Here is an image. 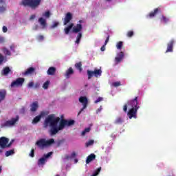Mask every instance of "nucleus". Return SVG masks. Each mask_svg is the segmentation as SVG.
Listing matches in <instances>:
<instances>
[{
    "instance_id": "f257e3e1",
    "label": "nucleus",
    "mask_w": 176,
    "mask_h": 176,
    "mask_svg": "<svg viewBox=\"0 0 176 176\" xmlns=\"http://www.w3.org/2000/svg\"><path fill=\"white\" fill-rule=\"evenodd\" d=\"M75 124V120H65L60 119V117H56L54 114L49 115L43 122V128L47 129L50 127V135H56L58 131L64 130L65 126H74Z\"/></svg>"
},
{
    "instance_id": "f03ea898",
    "label": "nucleus",
    "mask_w": 176,
    "mask_h": 176,
    "mask_svg": "<svg viewBox=\"0 0 176 176\" xmlns=\"http://www.w3.org/2000/svg\"><path fill=\"white\" fill-rule=\"evenodd\" d=\"M42 0H22L20 5L23 6H28L31 9H36L41 5Z\"/></svg>"
},
{
    "instance_id": "7ed1b4c3",
    "label": "nucleus",
    "mask_w": 176,
    "mask_h": 176,
    "mask_svg": "<svg viewBox=\"0 0 176 176\" xmlns=\"http://www.w3.org/2000/svg\"><path fill=\"white\" fill-rule=\"evenodd\" d=\"M52 144H54V139L46 140V139L41 138L36 142L35 145L40 149H44L46 146L52 145Z\"/></svg>"
},
{
    "instance_id": "20e7f679",
    "label": "nucleus",
    "mask_w": 176,
    "mask_h": 176,
    "mask_svg": "<svg viewBox=\"0 0 176 176\" xmlns=\"http://www.w3.org/2000/svg\"><path fill=\"white\" fill-rule=\"evenodd\" d=\"M20 119V117L19 116H16V118H12L10 120L6 121L4 123L1 124V127H12V126H14L17 122H19V120Z\"/></svg>"
},
{
    "instance_id": "39448f33",
    "label": "nucleus",
    "mask_w": 176,
    "mask_h": 176,
    "mask_svg": "<svg viewBox=\"0 0 176 176\" xmlns=\"http://www.w3.org/2000/svg\"><path fill=\"white\" fill-rule=\"evenodd\" d=\"M87 74L88 76V79H91L93 76H95V78H98V76H101V75L102 74V71L101 70V69H95L94 71L87 70Z\"/></svg>"
},
{
    "instance_id": "423d86ee",
    "label": "nucleus",
    "mask_w": 176,
    "mask_h": 176,
    "mask_svg": "<svg viewBox=\"0 0 176 176\" xmlns=\"http://www.w3.org/2000/svg\"><path fill=\"white\" fill-rule=\"evenodd\" d=\"M79 102H80L82 104V108L80 109V111L78 113V116L87 108V104L89 103V100H87V98L86 96H81L78 99Z\"/></svg>"
},
{
    "instance_id": "0eeeda50",
    "label": "nucleus",
    "mask_w": 176,
    "mask_h": 176,
    "mask_svg": "<svg viewBox=\"0 0 176 176\" xmlns=\"http://www.w3.org/2000/svg\"><path fill=\"white\" fill-rule=\"evenodd\" d=\"M25 80V79H24V78H18L16 80L12 82L11 87H19L20 86H23V83H24Z\"/></svg>"
},
{
    "instance_id": "6e6552de",
    "label": "nucleus",
    "mask_w": 176,
    "mask_h": 176,
    "mask_svg": "<svg viewBox=\"0 0 176 176\" xmlns=\"http://www.w3.org/2000/svg\"><path fill=\"white\" fill-rule=\"evenodd\" d=\"M8 144H9V138L4 136L0 138V148H1V149L8 148Z\"/></svg>"
},
{
    "instance_id": "1a4fd4ad",
    "label": "nucleus",
    "mask_w": 176,
    "mask_h": 176,
    "mask_svg": "<svg viewBox=\"0 0 176 176\" xmlns=\"http://www.w3.org/2000/svg\"><path fill=\"white\" fill-rule=\"evenodd\" d=\"M138 107H137L136 109L131 108L129 109L127 113L129 119H133V118H134V119H137V111H138Z\"/></svg>"
},
{
    "instance_id": "9d476101",
    "label": "nucleus",
    "mask_w": 176,
    "mask_h": 176,
    "mask_svg": "<svg viewBox=\"0 0 176 176\" xmlns=\"http://www.w3.org/2000/svg\"><path fill=\"white\" fill-rule=\"evenodd\" d=\"M127 105H131V107L134 109H140V107L138 106V97L136 96L134 99L129 100L127 102Z\"/></svg>"
},
{
    "instance_id": "9b49d317",
    "label": "nucleus",
    "mask_w": 176,
    "mask_h": 176,
    "mask_svg": "<svg viewBox=\"0 0 176 176\" xmlns=\"http://www.w3.org/2000/svg\"><path fill=\"white\" fill-rule=\"evenodd\" d=\"M71 20H72V14L71 12H67L64 18L63 24L64 25H67L69 23H70Z\"/></svg>"
},
{
    "instance_id": "f8f14e48",
    "label": "nucleus",
    "mask_w": 176,
    "mask_h": 176,
    "mask_svg": "<svg viewBox=\"0 0 176 176\" xmlns=\"http://www.w3.org/2000/svg\"><path fill=\"white\" fill-rule=\"evenodd\" d=\"M175 43V41H174V39L170 40L168 43L166 53H171L173 52V47H174Z\"/></svg>"
},
{
    "instance_id": "ddd939ff",
    "label": "nucleus",
    "mask_w": 176,
    "mask_h": 176,
    "mask_svg": "<svg viewBox=\"0 0 176 176\" xmlns=\"http://www.w3.org/2000/svg\"><path fill=\"white\" fill-rule=\"evenodd\" d=\"M72 28V32H74V34H78L82 30H83V26L82 25V24L78 23L76 26H73Z\"/></svg>"
},
{
    "instance_id": "4468645a",
    "label": "nucleus",
    "mask_w": 176,
    "mask_h": 176,
    "mask_svg": "<svg viewBox=\"0 0 176 176\" xmlns=\"http://www.w3.org/2000/svg\"><path fill=\"white\" fill-rule=\"evenodd\" d=\"M44 115H45V112H44V111H41V113H40V115L36 116V117L33 119L32 123L33 124H36V123H38V122H41V119H42V118H43V116H44Z\"/></svg>"
},
{
    "instance_id": "2eb2a0df",
    "label": "nucleus",
    "mask_w": 176,
    "mask_h": 176,
    "mask_svg": "<svg viewBox=\"0 0 176 176\" xmlns=\"http://www.w3.org/2000/svg\"><path fill=\"white\" fill-rule=\"evenodd\" d=\"M124 58V53L123 52H120L117 54V57L115 58V61L117 64L123 61V58Z\"/></svg>"
},
{
    "instance_id": "dca6fc26",
    "label": "nucleus",
    "mask_w": 176,
    "mask_h": 176,
    "mask_svg": "<svg viewBox=\"0 0 176 176\" xmlns=\"http://www.w3.org/2000/svg\"><path fill=\"white\" fill-rule=\"evenodd\" d=\"M34 72H35V68L29 67L24 73H23V75H24V76H28L29 75H32Z\"/></svg>"
},
{
    "instance_id": "f3484780",
    "label": "nucleus",
    "mask_w": 176,
    "mask_h": 176,
    "mask_svg": "<svg viewBox=\"0 0 176 176\" xmlns=\"http://www.w3.org/2000/svg\"><path fill=\"white\" fill-rule=\"evenodd\" d=\"M10 72H11V74L12 73L10 68L9 67H6L1 71V75H3V76H8V75H9V74H10Z\"/></svg>"
},
{
    "instance_id": "a211bd4d",
    "label": "nucleus",
    "mask_w": 176,
    "mask_h": 176,
    "mask_svg": "<svg viewBox=\"0 0 176 176\" xmlns=\"http://www.w3.org/2000/svg\"><path fill=\"white\" fill-rule=\"evenodd\" d=\"M73 74H74V69H72V67H69L65 74V76L66 79H69V76H71V75H73Z\"/></svg>"
},
{
    "instance_id": "6ab92c4d",
    "label": "nucleus",
    "mask_w": 176,
    "mask_h": 176,
    "mask_svg": "<svg viewBox=\"0 0 176 176\" xmlns=\"http://www.w3.org/2000/svg\"><path fill=\"white\" fill-rule=\"evenodd\" d=\"M94 160H96V154L91 153L87 157L86 164H89V163L93 162Z\"/></svg>"
},
{
    "instance_id": "aec40b11",
    "label": "nucleus",
    "mask_w": 176,
    "mask_h": 176,
    "mask_svg": "<svg viewBox=\"0 0 176 176\" xmlns=\"http://www.w3.org/2000/svg\"><path fill=\"white\" fill-rule=\"evenodd\" d=\"M5 98H6V90L0 89V102H2Z\"/></svg>"
},
{
    "instance_id": "412c9836",
    "label": "nucleus",
    "mask_w": 176,
    "mask_h": 176,
    "mask_svg": "<svg viewBox=\"0 0 176 176\" xmlns=\"http://www.w3.org/2000/svg\"><path fill=\"white\" fill-rule=\"evenodd\" d=\"M159 12H160V8L154 9V11H152L149 13L148 17H150V19H153V17H155V16H156Z\"/></svg>"
},
{
    "instance_id": "4be33fe9",
    "label": "nucleus",
    "mask_w": 176,
    "mask_h": 176,
    "mask_svg": "<svg viewBox=\"0 0 176 176\" xmlns=\"http://www.w3.org/2000/svg\"><path fill=\"white\" fill-rule=\"evenodd\" d=\"M73 28H74V23H70L67 27L65 28L64 32L65 35H68Z\"/></svg>"
},
{
    "instance_id": "5701e85b",
    "label": "nucleus",
    "mask_w": 176,
    "mask_h": 176,
    "mask_svg": "<svg viewBox=\"0 0 176 176\" xmlns=\"http://www.w3.org/2000/svg\"><path fill=\"white\" fill-rule=\"evenodd\" d=\"M38 23L42 26V28H46V25H47L46 23V19L41 17L38 19Z\"/></svg>"
},
{
    "instance_id": "b1692460",
    "label": "nucleus",
    "mask_w": 176,
    "mask_h": 176,
    "mask_svg": "<svg viewBox=\"0 0 176 176\" xmlns=\"http://www.w3.org/2000/svg\"><path fill=\"white\" fill-rule=\"evenodd\" d=\"M47 73V75H50L51 76H53V75L56 74V67H50L48 69Z\"/></svg>"
},
{
    "instance_id": "393cba45",
    "label": "nucleus",
    "mask_w": 176,
    "mask_h": 176,
    "mask_svg": "<svg viewBox=\"0 0 176 176\" xmlns=\"http://www.w3.org/2000/svg\"><path fill=\"white\" fill-rule=\"evenodd\" d=\"M38 102H34L32 104H31V109L30 111L32 112H36V109H38Z\"/></svg>"
},
{
    "instance_id": "a878e982",
    "label": "nucleus",
    "mask_w": 176,
    "mask_h": 176,
    "mask_svg": "<svg viewBox=\"0 0 176 176\" xmlns=\"http://www.w3.org/2000/svg\"><path fill=\"white\" fill-rule=\"evenodd\" d=\"M124 122V120H123L121 117H118L114 121L115 124H122Z\"/></svg>"
},
{
    "instance_id": "bb28decb",
    "label": "nucleus",
    "mask_w": 176,
    "mask_h": 176,
    "mask_svg": "<svg viewBox=\"0 0 176 176\" xmlns=\"http://www.w3.org/2000/svg\"><path fill=\"white\" fill-rule=\"evenodd\" d=\"M75 67L80 71V72H82L83 71V69L82 68V62H79L75 64Z\"/></svg>"
},
{
    "instance_id": "cd10ccee",
    "label": "nucleus",
    "mask_w": 176,
    "mask_h": 176,
    "mask_svg": "<svg viewBox=\"0 0 176 176\" xmlns=\"http://www.w3.org/2000/svg\"><path fill=\"white\" fill-rule=\"evenodd\" d=\"M46 163V158L45 157H41L38 160V166L43 165Z\"/></svg>"
},
{
    "instance_id": "c85d7f7f",
    "label": "nucleus",
    "mask_w": 176,
    "mask_h": 176,
    "mask_svg": "<svg viewBox=\"0 0 176 176\" xmlns=\"http://www.w3.org/2000/svg\"><path fill=\"white\" fill-rule=\"evenodd\" d=\"M80 39H82V32H79L77 35V38L75 41L77 45H79V43H80Z\"/></svg>"
},
{
    "instance_id": "c756f323",
    "label": "nucleus",
    "mask_w": 176,
    "mask_h": 176,
    "mask_svg": "<svg viewBox=\"0 0 176 176\" xmlns=\"http://www.w3.org/2000/svg\"><path fill=\"white\" fill-rule=\"evenodd\" d=\"M50 85V81L47 80L45 82L43 83V88L45 90H47V89H49V85Z\"/></svg>"
},
{
    "instance_id": "7c9ffc66",
    "label": "nucleus",
    "mask_w": 176,
    "mask_h": 176,
    "mask_svg": "<svg viewBox=\"0 0 176 176\" xmlns=\"http://www.w3.org/2000/svg\"><path fill=\"white\" fill-rule=\"evenodd\" d=\"M14 150H10L6 152V157H9V156H11V155H14Z\"/></svg>"
},
{
    "instance_id": "2f4dec72",
    "label": "nucleus",
    "mask_w": 176,
    "mask_h": 176,
    "mask_svg": "<svg viewBox=\"0 0 176 176\" xmlns=\"http://www.w3.org/2000/svg\"><path fill=\"white\" fill-rule=\"evenodd\" d=\"M76 157V153L73 152V153L71 154V156L67 155V156L65 157V158L68 160L69 159H74V157Z\"/></svg>"
},
{
    "instance_id": "473e14b6",
    "label": "nucleus",
    "mask_w": 176,
    "mask_h": 176,
    "mask_svg": "<svg viewBox=\"0 0 176 176\" xmlns=\"http://www.w3.org/2000/svg\"><path fill=\"white\" fill-rule=\"evenodd\" d=\"M94 144V140H90L87 142L85 143V146L89 147Z\"/></svg>"
},
{
    "instance_id": "72a5a7b5",
    "label": "nucleus",
    "mask_w": 176,
    "mask_h": 176,
    "mask_svg": "<svg viewBox=\"0 0 176 176\" xmlns=\"http://www.w3.org/2000/svg\"><path fill=\"white\" fill-rule=\"evenodd\" d=\"M101 171V167L98 168L97 170H96L94 172V174L91 175V176H96L100 174V172Z\"/></svg>"
},
{
    "instance_id": "f704fd0d",
    "label": "nucleus",
    "mask_w": 176,
    "mask_h": 176,
    "mask_svg": "<svg viewBox=\"0 0 176 176\" xmlns=\"http://www.w3.org/2000/svg\"><path fill=\"white\" fill-rule=\"evenodd\" d=\"M3 53L6 54V56H12V52H10V51L6 48L3 50Z\"/></svg>"
},
{
    "instance_id": "c9c22d12",
    "label": "nucleus",
    "mask_w": 176,
    "mask_h": 176,
    "mask_svg": "<svg viewBox=\"0 0 176 176\" xmlns=\"http://www.w3.org/2000/svg\"><path fill=\"white\" fill-rule=\"evenodd\" d=\"M123 47V42L122 41H120L117 43L116 47L117 49H118L119 50H120V49H122V47Z\"/></svg>"
},
{
    "instance_id": "e433bc0d",
    "label": "nucleus",
    "mask_w": 176,
    "mask_h": 176,
    "mask_svg": "<svg viewBox=\"0 0 176 176\" xmlns=\"http://www.w3.org/2000/svg\"><path fill=\"white\" fill-rule=\"evenodd\" d=\"M43 17H46V19H49L50 17V11H47L43 14Z\"/></svg>"
},
{
    "instance_id": "4c0bfd02",
    "label": "nucleus",
    "mask_w": 176,
    "mask_h": 176,
    "mask_svg": "<svg viewBox=\"0 0 176 176\" xmlns=\"http://www.w3.org/2000/svg\"><path fill=\"white\" fill-rule=\"evenodd\" d=\"M3 63H5V57L0 54V65H2Z\"/></svg>"
},
{
    "instance_id": "58836bf2",
    "label": "nucleus",
    "mask_w": 176,
    "mask_h": 176,
    "mask_svg": "<svg viewBox=\"0 0 176 176\" xmlns=\"http://www.w3.org/2000/svg\"><path fill=\"white\" fill-rule=\"evenodd\" d=\"M29 155L30 156V157H34V156H35V149L32 148Z\"/></svg>"
},
{
    "instance_id": "ea45409f",
    "label": "nucleus",
    "mask_w": 176,
    "mask_h": 176,
    "mask_svg": "<svg viewBox=\"0 0 176 176\" xmlns=\"http://www.w3.org/2000/svg\"><path fill=\"white\" fill-rule=\"evenodd\" d=\"M134 35V32L133 31H129L126 34V36H128V38H131V36H133Z\"/></svg>"
},
{
    "instance_id": "a19ab883",
    "label": "nucleus",
    "mask_w": 176,
    "mask_h": 176,
    "mask_svg": "<svg viewBox=\"0 0 176 176\" xmlns=\"http://www.w3.org/2000/svg\"><path fill=\"white\" fill-rule=\"evenodd\" d=\"M162 21H164L166 23H168V18L164 16H162Z\"/></svg>"
},
{
    "instance_id": "79ce46f5",
    "label": "nucleus",
    "mask_w": 176,
    "mask_h": 176,
    "mask_svg": "<svg viewBox=\"0 0 176 176\" xmlns=\"http://www.w3.org/2000/svg\"><path fill=\"white\" fill-rule=\"evenodd\" d=\"M121 84H120V82H113L112 84V86H113L114 87H119V86H120Z\"/></svg>"
},
{
    "instance_id": "37998d69",
    "label": "nucleus",
    "mask_w": 176,
    "mask_h": 176,
    "mask_svg": "<svg viewBox=\"0 0 176 176\" xmlns=\"http://www.w3.org/2000/svg\"><path fill=\"white\" fill-rule=\"evenodd\" d=\"M3 12H6V7L0 6V13H3Z\"/></svg>"
},
{
    "instance_id": "c03bdc74",
    "label": "nucleus",
    "mask_w": 176,
    "mask_h": 176,
    "mask_svg": "<svg viewBox=\"0 0 176 176\" xmlns=\"http://www.w3.org/2000/svg\"><path fill=\"white\" fill-rule=\"evenodd\" d=\"M37 41H43L45 39V37L43 35H39L36 37Z\"/></svg>"
},
{
    "instance_id": "a18cd8bd",
    "label": "nucleus",
    "mask_w": 176,
    "mask_h": 176,
    "mask_svg": "<svg viewBox=\"0 0 176 176\" xmlns=\"http://www.w3.org/2000/svg\"><path fill=\"white\" fill-rule=\"evenodd\" d=\"M34 83L32 81L30 82L28 85V87H29L30 89L34 87Z\"/></svg>"
},
{
    "instance_id": "49530a36",
    "label": "nucleus",
    "mask_w": 176,
    "mask_h": 176,
    "mask_svg": "<svg viewBox=\"0 0 176 176\" xmlns=\"http://www.w3.org/2000/svg\"><path fill=\"white\" fill-rule=\"evenodd\" d=\"M53 155V152H50L47 155H45V158L48 159V157H50Z\"/></svg>"
},
{
    "instance_id": "de8ad7c7",
    "label": "nucleus",
    "mask_w": 176,
    "mask_h": 176,
    "mask_svg": "<svg viewBox=\"0 0 176 176\" xmlns=\"http://www.w3.org/2000/svg\"><path fill=\"white\" fill-rule=\"evenodd\" d=\"M58 22H54L53 25L51 26V28H56V27H58Z\"/></svg>"
},
{
    "instance_id": "09e8293b",
    "label": "nucleus",
    "mask_w": 176,
    "mask_h": 176,
    "mask_svg": "<svg viewBox=\"0 0 176 176\" xmlns=\"http://www.w3.org/2000/svg\"><path fill=\"white\" fill-rule=\"evenodd\" d=\"M103 98L101 97L98 98L96 100H95V104H98V102H101L102 101Z\"/></svg>"
},
{
    "instance_id": "8fccbe9b",
    "label": "nucleus",
    "mask_w": 176,
    "mask_h": 176,
    "mask_svg": "<svg viewBox=\"0 0 176 176\" xmlns=\"http://www.w3.org/2000/svg\"><path fill=\"white\" fill-rule=\"evenodd\" d=\"M14 142V139H12L9 143H8V148H10L12 145H13Z\"/></svg>"
},
{
    "instance_id": "3c124183",
    "label": "nucleus",
    "mask_w": 176,
    "mask_h": 176,
    "mask_svg": "<svg viewBox=\"0 0 176 176\" xmlns=\"http://www.w3.org/2000/svg\"><path fill=\"white\" fill-rule=\"evenodd\" d=\"M40 85L39 82H36L33 87L34 89H38Z\"/></svg>"
},
{
    "instance_id": "603ef678",
    "label": "nucleus",
    "mask_w": 176,
    "mask_h": 176,
    "mask_svg": "<svg viewBox=\"0 0 176 176\" xmlns=\"http://www.w3.org/2000/svg\"><path fill=\"white\" fill-rule=\"evenodd\" d=\"M108 42H109V36H108L104 41V46H107Z\"/></svg>"
},
{
    "instance_id": "864d4df0",
    "label": "nucleus",
    "mask_w": 176,
    "mask_h": 176,
    "mask_svg": "<svg viewBox=\"0 0 176 176\" xmlns=\"http://www.w3.org/2000/svg\"><path fill=\"white\" fill-rule=\"evenodd\" d=\"M127 105H129V104H126L123 106L124 112H127Z\"/></svg>"
},
{
    "instance_id": "5fc2aeb1",
    "label": "nucleus",
    "mask_w": 176,
    "mask_h": 176,
    "mask_svg": "<svg viewBox=\"0 0 176 176\" xmlns=\"http://www.w3.org/2000/svg\"><path fill=\"white\" fill-rule=\"evenodd\" d=\"M102 111V106H100V108H98L97 110H96V113H100V112Z\"/></svg>"
},
{
    "instance_id": "6e6d98bb",
    "label": "nucleus",
    "mask_w": 176,
    "mask_h": 176,
    "mask_svg": "<svg viewBox=\"0 0 176 176\" xmlns=\"http://www.w3.org/2000/svg\"><path fill=\"white\" fill-rule=\"evenodd\" d=\"M3 32H8V28L6 26H3Z\"/></svg>"
},
{
    "instance_id": "4d7b16f0",
    "label": "nucleus",
    "mask_w": 176,
    "mask_h": 176,
    "mask_svg": "<svg viewBox=\"0 0 176 176\" xmlns=\"http://www.w3.org/2000/svg\"><path fill=\"white\" fill-rule=\"evenodd\" d=\"M5 42V38L0 36V43H3Z\"/></svg>"
},
{
    "instance_id": "13d9d810",
    "label": "nucleus",
    "mask_w": 176,
    "mask_h": 176,
    "mask_svg": "<svg viewBox=\"0 0 176 176\" xmlns=\"http://www.w3.org/2000/svg\"><path fill=\"white\" fill-rule=\"evenodd\" d=\"M100 50H101V52H105V45L104 44L103 46L101 47Z\"/></svg>"
},
{
    "instance_id": "bf43d9fd",
    "label": "nucleus",
    "mask_w": 176,
    "mask_h": 176,
    "mask_svg": "<svg viewBox=\"0 0 176 176\" xmlns=\"http://www.w3.org/2000/svg\"><path fill=\"white\" fill-rule=\"evenodd\" d=\"M35 17H36V16H35V14H33V15H31L30 16V20H34V19H35Z\"/></svg>"
},
{
    "instance_id": "052dcab7",
    "label": "nucleus",
    "mask_w": 176,
    "mask_h": 176,
    "mask_svg": "<svg viewBox=\"0 0 176 176\" xmlns=\"http://www.w3.org/2000/svg\"><path fill=\"white\" fill-rule=\"evenodd\" d=\"M84 131L87 133H89L90 132V128H86Z\"/></svg>"
},
{
    "instance_id": "680f3d73",
    "label": "nucleus",
    "mask_w": 176,
    "mask_h": 176,
    "mask_svg": "<svg viewBox=\"0 0 176 176\" xmlns=\"http://www.w3.org/2000/svg\"><path fill=\"white\" fill-rule=\"evenodd\" d=\"M86 131H85V130L84 131H82V133H81V135H86Z\"/></svg>"
},
{
    "instance_id": "e2e57ef3",
    "label": "nucleus",
    "mask_w": 176,
    "mask_h": 176,
    "mask_svg": "<svg viewBox=\"0 0 176 176\" xmlns=\"http://www.w3.org/2000/svg\"><path fill=\"white\" fill-rule=\"evenodd\" d=\"M10 49L11 50H13V49H14V47L13 45H11V46L10 47Z\"/></svg>"
},
{
    "instance_id": "0e129e2a",
    "label": "nucleus",
    "mask_w": 176,
    "mask_h": 176,
    "mask_svg": "<svg viewBox=\"0 0 176 176\" xmlns=\"http://www.w3.org/2000/svg\"><path fill=\"white\" fill-rule=\"evenodd\" d=\"M74 163H78V159L74 160Z\"/></svg>"
},
{
    "instance_id": "69168bd1",
    "label": "nucleus",
    "mask_w": 176,
    "mask_h": 176,
    "mask_svg": "<svg viewBox=\"0 0 176 176\" xmlns=\"http://www.w3.org/2000/svg\"><path fill=\"white\" fill-rule=\"evenodd\" d=\"M2 173V166H0V174Z\"/></svg>"
},
{
    "instance_id": "338daca9",
    "label": "nucleus",
    "mask_w": 176,
    "mask_h": 176,
    "mask_svg": "<svg viewBox=\"0 0 176 176\" xmlns=\"http://www.w3.org/2000/svg\"><path fill=\"white\" fill-rule=\"evenodd\" d=\"M78 23H80H80H83V21H82V20H80V21H78Z\"/></svg>"
},
{
    "instance_id": "774afa93",
    "label": "nucleus",
    "mask_w": 176,
    "mask_h": 176,
    "mask_svg": "<svg viewBox=\"0 0 176 176\" xmlns=\"http://www.w3.org/2000/svg\"><path fill=\"white\" fill-rule=\"evenodd\" d=\"M3 3V0H0V3Z\"/></svg>"
}]
</instances>
